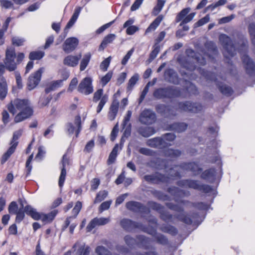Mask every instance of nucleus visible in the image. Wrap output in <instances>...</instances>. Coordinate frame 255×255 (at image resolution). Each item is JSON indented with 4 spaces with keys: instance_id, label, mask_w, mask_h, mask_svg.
I'll return each mask as SVG.
<instances>
[{
    "instance_id": "f257e3e1",
    "label": "nucleus",
    "mask_w": 255,
    "mask_h": 255,
    "mask_svg": "<svg viewBox=\"0 0 255 255\" xmlns=\"http://www.w3.org/2000/svg\"><path fill=\"white\" fill-rule=\"evenodd\" d=\"M177 167H180V165H175L174 167L171 168L168 172V175L156 172L154 174L146 175L143 176V178L145 181L151 184L168 183L169 182L171 178L181 177L179 172L174 169V168Z\"/></svg>"
},
{
    "instance_id": "f03ea898",
    "label": "nucleus",
    "mask_w": 255,
    "mask_h": 255,
    "mask_svg": "<svg viewBox=\"0 0 255 255\" xmlns=\"http://www.w3.org/2000/svg\"><path fill=\"white\" fill-rule=\"evenodd\" d=\"M186 53L187 56L183 61L181 62V64L187 70L189 71L194 70L196 68L195 63L200 65L206 64V61L205 58L199 54L195 53L193 50L187 49Z\"/></svg>"
},
{
    "instance_id": "7ed1b4c3",
    "label": "nucleus",
    "mask_w": 255,
    "mask_h": 255,
    "mask_svg": "<svg viewBox=\"0 0 255 255\" xmlns=\"http://www.w3.org/2000/svg\"><path fill=\"white\" fill-rule=\"evenodd\" d=\"M167 191L174 197L175 202L182 203L183 205L190 204L192 207L196 208L200 210H206L207 209V205L203 202L191 203L188 201L180 200L179 198L188 196L189 195V192H186L176 187H171L168 188Z\"/></svg>"
},
{
    "instance_id": "20e7f679",
    "label": "nucleus",
    "mask_w": 255,
    "mask_h": 255,
    "mask_svg": "<svg viewBox=\"0 0 255 255\" xmlns=\"http://www.w3.org/2000/svg\"><path fill=\"white\" fill-rule=\"evenodd\" d=\"M166 206L170 210L179 212V214H175L174 217L179 221L187 225H191L194 220L197 218L199 215L197 213H193L191 217H189L184 212V208L179 204H175L172 203H166Z\"/></svg>"
},
{
    "instance_id": "39448f33",
    "label": "nucleus",
    "mask_w": 255,
    "mask_h": 255,
    "mask_svg": "<svg viewBox=\"0 0 255 255\" xmlns=\"http://www.w3.org/2000/svg\"><path fill=\"white\" fill-rule=\"evenodd\" d=\"M24 211L27 215L30 216L34 220H41L45 223H51L58 213L57 210H55L47 214L40 213L30 205H27L24 207Z\"/></svg>"
},
{
    "instance_id": "423d86ee",
    "label": "nucleus",
    "mask_w": 255,
    "mask_h": 255,
    "mask_svg": "<svg viewBox=\"0 0 255 255\" xmlns=\"http://www.w3.org/2000/svg\"><path fill=\"white\" fill-rule=\"evenodd\" d=\"M177 185L180 187L192 188L200 191H202L205 193H208L212 191L211 186L201 184L197 180L186 179L178 181L177 183Z\"/></svg>"
},
{
    "instance_id": "0eeeda50",
    "label": "nucleus",
    "mask_w": 255,
    "mask_h": 255,
    "mask_svg": "<svg viewBox=\"0 0 255 255\" xmlns=\"http://www.w3.org/2000/svg\"><path fill=\"white\" fill-rule=\"evenodd\" d=\"M180 91L177 88L168 87L157 89L153 92V96L158 99L172 98L180 95Z\"/></svg>"
},
{
    "instance_id": "6e6552de",
    "label": "nucleus",
    "mask_w": 255,
    "mask_h": 255,
    "mask_svg": "<svg viewBox=\"0 0 255 255\" xmlns=\"http://www.w3.org/2000/svg\"><path fill=\"white\" fill-rule=\"evenodd\" d=\"M177 109L180 111L196 114L202 112L203 106L199 102H193L190 101L179 102Z\"/></svg>"
},
{
    "instance_id": "1a4fd4ad",
    "label": "nucleus",
    "mask_w": 255,
    "mask_h": 255,
    "mask_svg": "<svg viewBox=\"0 0 255 255\" xmlns=\"http://www.w3.org/2000/svg\"><path fill=\"white\" fill-rule=\"evenodd\" d=\"M219 40L225 49V57L227 59L233 57L236 53V49L230 37L226 34H222L219 36Z\"/></svg>"
},
{
    "instance_id": "9d476101",
    "label": "nucleus",
    "mask_w": 255,
    "mask_h": 255,
    "mask_svg": "<svg viewBox=\"0 0 255 255\" xmlns=\"http://www.w3.org/2000/svg\"><path fill=\"white\" fill-rule=\"evenodd\" d=\"M16 58V53L13 48H7L5 51V57L3 61L6 69L11 72L15 71L18 64Z\"/></svg>"
},
{
    "instance_id": "9b49d317",
    "label": "nucleus",
    "mask_w": 255,
    "mask_h": 255,
    "mask_svg": "<svg viewBox=\"0 0 255 255\" xmlns=\"http://www.w3.org/2000/svg\"><path fill=\"white\" fill-rule=\"evenodd\" d=\"M8 111L13 115H15L17 111H21L29 108L31 107L29 101L26 99H15L7 105Z\"/></svg>"
},
{
    "instance_id": "f8f14e48",
    "label": "nucleus",
    "mask_w": 255,
    "mask_h": 255,
    "mask_svg": "<svg viewBox=\"0 0 255 255\" xmlns=\"http://www.w3.org/2000/svg\"><path fill=\"white\" fill-rule=\"evenodd\" d=\"M120 224L122 228L127 232H132L135 229H139L146 232L141 223L133 221L128 219H123L121 220Z\"/></svg>"
},
{
    "instance_id": "ddd939ff",
    "label": "nucleus",
    "mask_w": 255,
    "mask_h": 255,
    "mask_svg": "<svg viewBox=\"0 0 255 255\" xmlns=\"http://www.w3.org/2000/svg\"><path fill=\"white\" fill-rule=\"evenodd\" d=\"M126 207L127 209L133 212L148 214L150 212L148 207L136 201H129L126 203Z\"/></svg>"
},
{
    "instance_id": "4468645a",
    "label": "nucleus",
    "mask_w": 255,
    "mask_h": 255,
    "mask_svg": "<svg viewBox=\"0 0 255 255\" xmlns=\"http://www.w3.org/2000/svg\"><path fill=\"white\" fill-rule=\"evenodd\" d=\"M156 120L155 113L150 109H144L139 117V121L144 125H151L156 121Z\"/></svg>"
},
{
    "instance_id": "2eb2a0df",
    "label": "nucleus",
    "mask_w": 255,
    "mask_h": 255,
    "mask_svg": "<svg viewBox=\"0 0 255 255\" xmlns=\"http://www.w3.org/2000/svg\"><path fill=\"white\" fill-rule=\"evenodd\" d=\"M146 144L150 147L160 149L165 148L171 145V144L164 141V138L161 136L148 139L146 141Z\"/></svg>"
},
{
    "instance_id": "dca6fc26",
    "label": "nucleus",
    "mask_w": 255,
    "mask_h": 255,
    "mask_svg": "<svg viewBox=\"0 0 255 255\" xmlns=\"http://www.w3.org/2000/svg\"><path fill=\"white\" fill-rule=\"evenodd\" d=\"M92 81V79L90 77L84 78L78 87L77 90L78 92L86 95L92 93L93 92V88Z\"/></svg>"
},
{
    "instance_id": "f3484780",
    "label": "nucleus",
    "mask_w": 255,
    "mask_h": 255,
    "mask_svg": "<svg viewBox=\"0 0 255 255\" xmlns=\"http://www.w3.org/2000/svg\"><path fill=\"white\" fill-rule=\"evenodd\" d=\"M43 72V68H40L29 77L27 85L29 90L33 89L39 84Z\"/></svg>"
},
{
    "instance_id": "a211bd4d",
    "label": "nucleus",
    "mask_w": 255,
    "mask_h": 255,
    "mask_svg": "<svg viewBox=\"0 0 255 255\" xmlns=\"http://www.w3.org/2000/svg\"><path fill=\"white\" fill-rule=\"evenodd\" d=\"M33 114V110L32 107L24 109L20 111L15 116L14 119V122L18 123L22 122L27 119L30 118Z\"/></svg>"
},
{
    "instance_id": "6ab92c4d",
    "label": "nucleus",
    "mask_w": 255,
    "mask_h": 255,
    "mask_svg": "<svg viewBox=\"0 0 255 255\" xmlns=\"http://www.w3.org/2000/svg\"><path fill=\"white\" fill-rule=\"evenodd\" d=\"M78 40L75 37L67 38L63 45V49L66 53L74 51L78 44Z\"/></svg>"
},
{
    "instance_id": "aec40b11",
    "label": "nucleus",
    "mask_w": 255,
    "mask_h": 255,
    "mask_svg": "<svg viewBox=\"0 0 255 255\" xmlns=\"http://www.w3.org/2000/svg\"><path fill=\"white\" fill-rule=\"evenodd\" d=\"M61 163L62 164V167L61 168V173L58 181V184L61 188L63 186L66 176V165L69 164V160L66 155L64 154L63 156Z\"/></svg>"
},
{
    "instance_id": "412c9836",
    "label": "nucleus",
    "mask_w": 255,
    "mask_h": 255,
    "mask_svg": "<svg viewBox=\"0 0 255 255\" xmlns=\"http://www.w3.org/2000/svg\"><path fill=\"white\" fill-rule=\"evenodd\" d=\"M180 167L183 170L191 171L195 175L199 174L202 170L195 162L183 163L180 165Z\"/></svg>"
},
{
    "instance_id": "4be33fe9",
    "label": "nucleus",
    "mask_w": 255,
    "mask_h": 255,
    "mask_svg": "<svg viewBox=\"0 0 255 255\" xmlns=\"http://www.w3.org/2000/svg\"><path fill=\"white\" fill-rule=\"evenodd\" d=\"M82 57L81 54L74 56L69 55L65 57L63 60V64L69 67H75L78 64L79 61Z\"/></svg>"
},
{
    "instance_id": "5701e85b",
    "label": "nucleus",
    "mask_w": 255,
    "mask_h": 255,
    "mask_svg": "<svg viewBox=\"0 0 255 255\" xmlns=\"http://www.w3.org/2000/svg\"><path fill=\"white\" fill-rule=\"evenodd\" d=\"M243 63L245 65L247 73L252 75L255 71V65L249 57L245 54L242 57Z\"/></svg>"
},
{
    "instance_id": "b1692460",
    "label": "nucleus",
    "mask_w": 255,
    "mask_h": 255,
    "mask_svg": "<svg viewBox=\"0 0 255 255\" xmlns=\"http://www.w3.org/2000/svg\"><path fill=\"white\" fill-rule=\"evenodd\" d=\"M136 245L139 248H142L145 250H148L151 248V240L143 235H137Z\"/></svg>"
},
{
    "instance_id": "393cba45",
    "label": "nucleus",
    "mask_w": 255,
    "mask_h": 255,
    "mask_svg": "<svg viewBox=\"0 0 255 255\" xmlns=\"http://www.w3.org/2000/svg\"><path fill=\"white\" fill-rule=\"evenodd\" d=\"M164 77L166 80L170 83L178 84L179 78L177 73L172 69H168L164 72Z\"/></svg>"
},
{
    "instance_id": "a878e982",
    "label": "nucleus",
    "mask_w": 255,
    "mask_h": 255,
    "mask_svg": "<svg viewBox=\"0 0 255 255\" xmlns=\"http://www.w3.org/2000/svg\"><path fill=\"white\" fill-rule=\"evenodd\" d=\"M119 106V101L114 99L110 106V111L108 113V118L110 121H113L118 113Z\"/></svg>"
},
{
    "instance_id": "bb28decb",
    "label": "nucleus",
    "mask_w": 255,
    "mask_h": 255,
    "mask_svg": "<svg viewBox=\"0 0 255 255\" xmlns=\"http://www.w3.org/2000/svg\"><path fill=\"white\" fill-rule=\"evenodd\" d=\"M81 7L78 6L76 7L74 12L71 18H70V20L67 23L65 29H64V32L67 33L68 32V30L69 28H70L75 23L76 21L77 20L78 16L79 15V13L81 11Z\"/></svg>"
},
{
    "instance_id": "cd10ccee",
    "label": "nucleus",
    "mask_w": 255,
    "mask_h": 255,
    "mask_svg": "<svg viewBox=\"0 0 255 255\" xmlns=\"http://www.w3.org/2000/svg\"><path fill=\"white\" fill-rule=\"evenodd\" d=\"M201 178L206 181L212 182L216 176V170L214 168L206 170L201 174Z\"/></svg>"
},
{
    "instance_id": "c85d7f7f",
    "label": "nucleus",
    "mask_w": 255,
    "mask_h": 255,
    "mask_svg": "<svg viewBox=\"0 0 255 255\" xmlns=\"http://www.w3.org/2000/svg\"><path fill=\"white\" fill-rule=\"evenodd\" d=\"M138 132L142 136L149 137L155 132V130L153 127H141L138 128Z\"/></svg>"
},
{
    "instance_id": "c756f323",
    "label": "nucleus",
    "mask_w": 255,
    "mask_h": 255,
    "mask_svg": "<svg viewBox=\"0 0 255 255\" xmlns=\"http://www.w3.org/2000/svg\"><path fill=\"white\" fill-rule=\"evenodd\" d=\"M116 38V35L109 34L105 36L99 47V51H103L107 47V45L111 43Z\"/></svg>"
},
{
    "instance_id": "7c9ffc66",
    "label": "nucleus",
    "mask_w": 255,
    "mask_h": 255,
    "mask_svg": "<svg viewBox=\"0 0 255 255\" xmlns=\"http://www.w3.org/2000/svg\"><path fill=\"white\" fill-rule=\"evenodd\" d=\"M188 125L185 123H175L170 125L169 128L171 130L177 132L184 131L187 128Z\"/></svg>"
},
{
    "instance_id": "2f4dec72",
    "label": "nucleus",
    "mask_w": 255,
    "mask_h": 255,
    "mask_svg": "<svg viewBox=\"0 0 255 255\" xmlns=\"http://www.w3.org/2000/svg\"><path fill=\"white\" fill-rule=\"evenodd\" d=\"M164 155L171 158H177L180 156L182 152L179 149L167 148L163 151Z\"/></svg>"
},
{
    "instance_id": "473e14b6",
    "label": "nucleus",
    "mask_w": 255,
    "mask_h": 255,
    "mask_svg": "<svg viewBox=\"0 0 255 255\" xmlns=\"http://www.w3.org/2000/svg\"><path fill=\"white\" fill-rule=\"evenodd\" d=\"M18 144V142L14 143L7 150V151L2 155L1 163L3 164L9 158L10 155L14 152L16 147Z\"/></svg>"
},
{
    "instance_id": "72a5a7b5",
    "label": "nucleus",
    "mask_w": 255,
    "mask_h": 255,
    "mask_svg": "<svg viewBox=\"0 0 255 255\" xmlns=\"http://www.w3.org/2000/svg\"><path fill=\"white\" fill-rule=\"evenodd\" d=\"M8 91L6 80H0V100H3L6 97Z\"/></svg>"
},
{
    "instance_id": "f704fd0d",
    "label": "nucleus",
    "mask_w": 255,
    "mask_h": 255,
    "mask_svg": "<svg viewBox=\"0 0 255 255\" xmlns=\"http://www.w3.org/2000/svg\"><path fill=\"white\" fill-rule=\"evenodd\" d=\"M163 19V16L162 15H158L146 29L145 32L147 33L149 32L151 30H154L159 25Z\"/></svg>"
},
{
    "instance_id": "c9c22d12",
    "label": "nucleus",
    "mask_w": 255,
    "mask_h": 255,
    "mask_svg": "<svg viewBox=\"0 0 255 255\" xmlns=\"http://www.w3.org/2000/svg\"><path fill=\"white\" fill-rule=\"evenodd\" d=\"M160 230L164 232L171 234V235H176L177 233V229L171 225H163L160 228Z\"/></svg>"
},
{
    "instance_id": "e433bc0d",
    "label": "nucleus",
    "mask_w": 255,
    "mask_h": 255,
    "mask_svg": "<svg viewBox=\"0 0 255 255\" xmlns=\"http://www.w3.org/2000/svg\"><path fill=\"white\" fill-rule=\"evenodd\" d=\"M153 233L156 234L155 236V238L158 243L162 245H166L168 244V239L165 236L161 234L156 233L155 231H153L151 233H149V234L151 235H153Z\"/></svg>"
},
{
    "instance_id": "4c0bfd02",
    "label": "nucleus",
    "mask_w": 255,
    "mask_h": 255,
    "mask_svg": "<svg viewBox=\"0 0 255 255\" xmlns=\"http://www.w3.org/2000/svg\"><path fill=\"white\" fill-rule=\"evenodd\" d=\"M91 57V54L90 53H87L85 54L80 62V70L82 71H84L87 65H88L90 59Z\"/></svg>"
},
{
    "instance_id": "58836bf2",
    "label": "nucleus",
    "mask_w": 255,
    "mask_h": 255,
    "mask_svg": "<svg viewBox=\"0 0 255 255\" xmlns=\"http://www.w3.org/2000/svg\"><path fill=\"white\" fill-rule=\"evenodd\" d=\"M190 8L187 7L183 9L181 11H180L175 17V22L178 23L180 21H182L183 19L185 17V16L188 14V13L190 11Z\"/></svg>"
},
{
    "instance_id": "ea45409f",
    "label": "nucleus",
    "mask_w": 255,
    "mask_h": 255,
    "mask_svg": "<svg viewBox=\"0 0 255 255\" xmlns=\"http://www.w3.org/2000/svg\"><path fill=\"white\" fill-rule=\"evenodd\" d=\"M219 89L223 95L227 96H230L233 93V90L232 88L225 84L219 85Z\"/></svg>"
},
{
    "instance_id": "a19ab883",
    "label": "nucleus",
    "mask_w": 255,
    "mask_h": 255,
    "mask_svg": "<svg viewBox=\"0 0 255 255\" xmlns=\"http://www.w3.org/2000/svg\"><path fill=\"white\" fill-rule=\"evenodd\" d=\"M44 55V52L40 51H32L29 53V58L30 60H40Z\"/></svg>"
},
{
    "instance_id": "79ce46f5",
    "label": "nucleus",
    "mask_w": 255,
    "mask_h": 255,
    "mask_svg": "<svg viewBox=\"0 0 255 255\" xmlns=\"http://www.w3.org/2000/svg\"><path fill=\"white\" fill-rule=\"evenodd\" d=\"M160 218L165 222H173V215L170 214L168 211L164 210V209L160 213Z\"/></svg>"
},
{
    "instance_id": "37998d69",
    "label": "nucleus",
    "mask_w": 255,
    "mask_h": 255,
    "mask_svg": "<svg viewBox=\"0 0 255 255\" xmlns=\"http://www.w3.org/2000/svg\"><path fill=\"white\" fill-rule=\"evenodd\" d=\"M139 80V75L138 74H134L129 80L128 82V85L127 87V90L128 91H131L133 87L134 86L136 82Z\"/></svg>"
},
{
    "instance_id": "c03bdc74",
    "label": "nucleus",
    "mask_w": 255,
    "mask_h": 255,
    "mask_svg": "<svg viewBox=\"0 0 255 255\" xmlns=\"http://www.w3.org/2000/svg\"><path fill=\"white\" fill-rule=\"evenodd\" d=\"M74 125L77 127L75 130V136L77 137L82 129L81 120L80 116H76L74 120Z\"/></svg>"
},
{
    "instance_id": "a18cd8bd",
    "label": "nucleus",
    "mask_w": 255,
    "mask_h": 255,
    "mask_svg": "<svg viewBox=\"0 0 255 255\" xmlns=\"http://www.w3.org/2000/svg\"><path fill=\"white\" fill-rule=\"evenodd\" d=\"M124 241L126 245L129 248L133 247L136 245V239H134L130 235H126L124 238Z\"/></svg>"
},
{
    "instance_id": "49530a36",
    "label": "nucleus",
    "mask_w": 255,
    "mask_h": 255,
    "mask_svg": "<svg viewBox=\"0 0 255 255\" xmlns=\"http://www.w3.org/2000/svg\"><path fill=\"white\" fill-rule=\"evenodd\" d=\"M153 48L154 49L150 53L149 57L148 59V61L149 63L152 61L155 58L160 51V46L157 44V43L154 44Z\"/></svg>"
},
{
    "instance_id": "de8ad7c7",
    "label": "nucleus",
    "mask_w": 255,
    "mask_h": 255,
    "mask_svg": "<svg viewBox=\"0 0 255 255\" xmlns=\"http://www.w3.org/2000/svg\"><path fill=\"white\" fill-rule=\"evenodd\" d=\"M168 105L164 104H158L156 106L155 110L158 114L164 117L168 110Z\"/></svg>"
},
{
    "instance_id": "09e8293b",
    "label": "nucleus",
    "mask_w": 255,
    "mask_h": 255,
    "mask_svg": "<svg viewBox=\"0 0 255 255\" xmlns=\"http://www.w3.org/2000/svg\"><path fill=\"white\" fill-rule=\"evenodd\" d=\"M95 252L98 255H111V252L102 246H98L95 249Z\"/></svg>"
},
{
    "instance_id": "8fccbe9b",
    "label": "nucleus",
    "mask_w": 255,
    "mask_h": 255,
    "mask_svg": "<svg viewBox=\"0 0 255 255\" xmlns=\"http://www.w3.org/2000/svg\"><path fill=\"white\" fill-rule=\"evenodd\" d=\"M148 205L153 210L157 211L159 214L164 209V207L160 204L153 201L148 202Z\"/></svg>"
},
{
    "instance_id": "3c124183",
    "label": "nucleus",
    "mask_w": 255,
    "mask_h": 255,
    "mask_svg": "<svg viewBox=\"0 0 255 255\" xmlns=\"http://www.w3.org/2000/svg\"><path fill=\"white\" fill-rule=\"evenodd\" d=\"M108 192L106 190L99 192L96 196L94 203H99L104 200L108 196Z\"/></svg>"
},
{
    "instance_id": "603ef678",
    "label": "nucleus",
    "mask_w": 255,
    "mask_h": 255,
    "mask_svg": "<svg viewBox=\"0 0 255 255\" xmlns=\"http://www.w3.org/2000/svg\"><path fill=\"white\" fill-rule=\"evenodd\" d=\"M198 70H199V72L201 73V74L207 79L211 81L216 80L215 75L213 73L206 71L204 69H199Z\"/></svg>"
},
{
    "instance_id": "864d4df0",
    "label": "nucleus",
    "mask_w": 255,
    "mask_h": 255,
    "mask_svg": "<svg viewBox=\"0 0 255 255\" xmlns=\"http://www.w3.org/2000/svg\"><path fill=\"white\" fill-rule=\"evenodd\" d=\"M249 32L251 35L252 43L255 46V24L252 23L249 26Z\"/></svg>"
},
{
    "instance_id": "5fc2aeb1",
    "label": "nucleus",
    "mask_w": 255,
    "mask_h": 255,
    "mask_svg": "<svg viewBox=\"0 0 255 255\" xmlns=\"http://www.w3.org/2000/svg\"><path fill=\"white\" fill-rule=\"evenodd\" d=\"M210 20V17L208 15H206L203 18L199 19L197 22L195 23L194 24V28H197L198 27L201 26L204 24L208 23Z\"/></svg>"
},
{
    "instance_id": "6e6d98bb",
    "label": "nucleus",
    "mask_w": 255,
    "mask_h": 255,
    "mask_svg": "<svg viewBox=\"0 0 255 255\" xmlns=\"http://www.w3.org/2000/svg\"><path fill=\"white\" fill-rule=\"evenodd\" d=\"M177 115L176 111L174 110L173 107L168 105V110H167L166 113L164 117L169 119H172Z\"/></svg>"
},
{
    "instance_id": "4d7b16f0",
    "label": "nucleus",
    "mask_w": 255,
    "mask_h": 255,
    "mask_svg": "<svg viewBox=\"0 0 255 255\" xmlns=\"http://www.w3.org/2000/svg\"><path fill=\"white\" fill-rule=\"evenodd\" d=\"M138 151L140 153L146 156H154L155 154V152L153 150L145 147L140 148Z\"/></svg>"
},
{
    "instance_id": "13d9d810",
    "label": "nucleus",
    "mask_w": 255,
    "mask_h": 255,
    "mask_svg": "<svg viewBox=\"0 0 255 255\" xmlns=\"http://www.w3.org/2000/svg\"><path fill=\"white\" fill-rule=\"evenodd\" d=\"M108 100V96L107 95H104L102 97V99L100 100V102L97 107V113H99L102 109H103V107L104 106L105 104L107 102Z\"/></svg>"
},
{
    "instance_id": "bf43d9fd",
    "label": "nucleus",
    "mask_w": 255,
    "mask_h": 255,
    "mask_svg": "<svg viewBox=\"0 0 255 255\" xmlns=\"http://www.w3.org/2000/svg\"><path fill=\"white\" fill-rule=\"evenodd\" d=\"M90 252V248L84 245L81 246L78 250L79 255H89Z\"/></svg>"
},
{
    "instance_id": "052dcab7",
    "label": "nucleus",
    "mask_w": 255,
    "mask_h": 255,
    "mask_svg": "<svg viewBox=\"0 0 255 255\" xmlns=\"http://www.w3.org/2000/svg\"><path fill=\"white\" fill-rule=\"evenodd\" d=\"M186 89L187 92L191 95H196L199 94L197 88L192 83H189V84L187 87Z\"/></svg>"
},
{
    "instance_id": "680f3d73",
    "label": "nucleus",
    "mask_w": 255,
    "mask_h": 255,
    "mask_svg": "<svg viewBox=\"0 0 255 255\" xmlns=\"http://www.w3.org/2000/svg\"><path fill=\"white\" fill-rule=\"evenodd\" d=\"M227 2V0H219L215 3H212L207 6V9L211 10H213L215 8L223 5Z\"/></svg>"
},
{
    "instance_id": "e2e57ef3",
    "label": "nucleus",
    "mask_w": 255,
    "mask_h": 255,
    "mask_svg": "<svg viewBox=\"0 0 255 255\" xmlns=\"http://www.w3.org/2000/svg\"><path fill=\"white\" fill-rule=\"evenodd\" d=\"M113 75L112 71L108 72L101 80L103 87H104L111 80Z\"/></svg>"
},
{
    "instance_id": "0e129e2a",
    "label": "nucleus",
    "mask_w": 255,
    "mask_h": 255,
    "mask_svg": "<svg viewBox=\"0 0 255 255\" xmlns=\"http://www.w3.org/2000/svg\"><path fill=\"white\" fill-rule=\"evenodd\" d=\"M8 210L10 214H16L18 211V206L16 203L14 201L11 202L9 205Z\"/></svg>"
},
{
    "instance_id": "69168bd1",
    "label": "nucleus",
    "mask_w": 255,
    "mask_h": 255,
    "mask_svg": "<svg viewBox=\"0 0 255 255\" xmlns=\"http://www.w3.org/2000/svg\"><path fill=\"white\" fill-rule=\"evenodd\" d=\"M195 15V12H192L189 14H187L185 17L183 19V20L180 22L179 26H182V25L190 22L194 17Z\"/></svg>"
},
{
    "instance_id": "338daca9",
    "label": "nucleus",
    "mask_w": 255,
    "mask_h": 255,
    "mask_svg": "<svg viewBox=\"0 0 255 255\" xmlns=\"http://www.w3.org/2000/svg\"><path fill=\"white\" fill-rule=\"evenodd\" d=\"M111 57L110 56L102 62L100 64V68L101 70L103 71H106L107 70L111 62Z\"/></svg>"
},
{
    "instance_id": "774afa93",
    "label": "nucleus",
    "mask_w": 255,
    "mask_h": 255,
    "mask_svg": "<svg viewBox=\"0 0 255 255\" xmlns=\"http://www.w3.org/2000/svg\"><path fill=\"white\" fill-rule=\"evenodd\" d=\"M161 137L164 138V141H166L168 143L169 142L173 141L176 138L175 135L172 133H165L162 134Z\"/></svg>"
}]
</instances>
